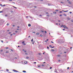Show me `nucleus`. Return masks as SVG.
Returning <instances> with one entry per match:
<instances>
[{
	"label": "nucleus",
	"instance_id": "1",
	"mask_svg": "<svg viewBox=\"0 0 73 73\" xmlns=\"http://www.w3.org/2000/svg\"><path fill=\"white\" fill-rule=\"evenodd\" d=\"M63 27L64 28L67 29H68V27H67L65 25H63Z\"/></svg>",
	"mask_w": 73,
	"mask_h": 73
},
{
	"label": "nucleus",
	"instance_id": "2",
	"mask_svg": "<svg viewBox=\"0 0 73 73\" xmlns=\"http://www.w3.org/2000/svg\"><path fill=\"white\" fill-rule=\"evenodd\" d=\"M13 71H14V72H18V71H17V70H13Z\"/></svg>",
	"mask_w": 73,
	"mask_h": 73
},
{
	"label": "nucleus",
	"instance_id": "3",
	"mask_svg": "<svg viewBox=\"0 0 73 73\" xmlns=\"http://www.w3.org/2000/svg\"><path fill=\"white\" fill-rule=\"evenodd\" d=\"M27 63H28V62H27V61H24V63L25 64H27Z\"/></svg>",
	"mask_w": 73,
	"mask_h": 73
},
{
	"label": "nucleus",
	"instance_id": "4",
	"mask_svg": "<svg viewBox=\"0 0 73 73\" xmlns=\"http://www.w3.org/2000/svg\"><path fill=\"white\" fill-rule=\"evenodd\" d=\"M67 20H70V18L69 17H67Z\"/></svg>",
	"mask_w": 73,
	"mask_h": 73
},
{
	"label": "nucleus",
	"instance_id": "5",
	"mask_svg": "<svg viewBox=\"0 0 73 73\" xmlns=\"http://www.w3.org/2000/svg\"><path fill=\"white\" fill-rule=\"evenodd\" d=\"M62 11H63V12H68V10H67L66 11H64V10H62Z\"/></svg>",
	"mask_w": 73,
	"mask_h": 73
},
{
	"label": "nucleus",
	"instance_id": "6",
	"mask_svg": "<svg viewBox=\"0 0 73 73\" xmlns=\"http://www.w3.org/2000/svg\"><path fill=\"white\" fill-rule=\"evenodd\" d=\"M23 72L24 73H26V71H25L23 70Z\"/></svg>",
	"mask_w": 73,
	"mask_h": 73
},
{
	"label": "nucleus",
	"instance_id": "7",
	"mask_svg": "<svg viewBox=\"0 0 73 73\" xmlns=\"http://www.w3.org/2000/svg\"><path fill=\"white\" fill-rule=\"evenodd\" d=\"M28 26H29V27H31V24H29Z\"/></svg>",
	"mask_w": 73,
	"mask_h": 73
},
{
	"label": "nucleus",
	"instance_id": "8",
	"mask_svg": "<svg viewBox=\"0 0 73 73\" xmlns=\"http://www.w3.org/2000/svg\"><path fill=\"white\" fill-rule=\"evenodd\" d=\"M52 52H54V50L53 49H52Z\"/></svg>",
	"mask_w": 73,
	"mask_h": 73
},
{
	"label": "nucleus",
	"instance_id": "9",
	"mask_svg": "<svg viewBox=\"0 0 73 73\" xmlns=\"http://www.w3.org/2000/svg\"><path fill=\"white\" fill-rule=\"evenodd\" d=\"M53 13L56 14V12H54Z\"/></svg>",
	"mask_w": 73,
	"mask_h": 73
},
{
	"label": "nucleus",
	"instance_id": "10",
	"mask_svg": "<svg viewBox=\"0 0 73 73\" xmlns=\"http://www.w3.org/2000/svg\"><path fill=\"white\" fill-rule=\"evenodd\" d=\"M9 25V23H7V26H8V25Z\"/></svg>",
	"mask_w": 73,
	"mask_h": 73
},
{
	"label": "nucleus",
	"instance_id": "11",
	"mask_svg": "<svg viewBox=\"0 0 73 73\" xmlns=\"http://www.w3.org/2000/svg\"><path fill=\"white\" fill-rule=\"evenodd\" d=\"M6 71H7V72H8V71H9V70L8 69H6Z\"/></svg>",
	"mask_w": 73,
	"mask_h": 73
},
{
	"label": "nucleus",
	"instance_id": "12",
	"mask_svg": "<svg viewBox=\"0 0 73 73\" xmlns=\"http://www.w3.org/2000/svg\"><path fill=\"white\" fill-rule=\"evenodd\" d=\"M64 26H63V25H62L60 26V27H63Z\"/></svg>",
	"mask_w": 73,
	"mask_h": 73
},
{
	"label": "nucleus",
	"instance_id": "13",
	"mask_svg": "<svg viewBox=\"0 0 73 73\" xmlns=\"http://www.w3.org/2000/svg\"><path fill=\"white\" fill-rule=\"evenodd\" d=\"M36 35H39V33H36Z\"/></svg>",
	"mask_w": 73,
	"mask_h": 73
},
{
	"label": "nucleus",
	"instance_id": "14",
	"mask_svg": "<svg viewBox=\"0 0 73 73\" xmlns=\"http://www.w3.org/2000/svg\"><path fill=\"white\" fill-rule=\"evenodd\" d=\"M33 39H32V40H31V41H32V42H33Z\"/></svg>",
	"mask_w": 73,
	"mask_h": 73
},
{
	"label": "nucleus",
	"instance_id": "15",
	"mask_svg": "<svg viewBox=\"0 0 73 73\" xmlns=\"http://www.w3.org/2000/svg\"><path fill=\"white\" fill-rule=\"evenodd\" d=\"M13 8H16V9H17V8L15 7V6H13Z\"/></svg>",
	"mask_w": 73,
	"mask_h": 73
},
{
	"label": "nucleus",
	"instance_id": "16",
	"mask_svg": "<svg viewBox=\"0 0 73 73\" xmlns=\"http://www.w3.org/2000/svg\"><path fill=\"white\" fill-rule=\"evenodd\" d=\"M68 3L69 4H71V2H69Z\"/></svg>",
	"mask_w": 73,
	"mask_h": 73
},
{
	"label": "nucleus",
	"instance_id": "17",
	"mask_svg": "<svg viewBox=\"0 0 73 73\" xmlns=\"http://www.w3.org/2000/svg\"><path fill=\"white\" fill-rule=\"evenodd\" d=\"M6 49H8V47H6Z\"/></svg>",
	"mask_w": 73,
	"mask_h": 73
},
{
	"label": "nucleus",
	"instance_id": "18",
	"mask_svg": "<svg viewBox=\"0 0 73 73\" xmlns=\"http://www.w3.org/2000/svg\"><path fill=\"white\" fill-rule=\"evenodd\" d=\"M41 32H42V33H43V32H44V31H41Z\"/></svg>",
	"mask_w": 73,
	"mask_h": 73
},
{
	"label": "nucleus",
	"instance_id": "19",
	"mask_svg": "<svg viewBox=\"0 0 73 73\" xmlns=\"http://www.w3.org/2000/svg\"><path fill=\"white\" fill-rule=\"evenodd\" d=\"M24 42H25L24 41H23V42H22V44H24Z\"/></svg>",
	"mask_w": 73,
	"mask_h": 73
},
{
	"label": "nucleus",
	"instance_id": "20",
	"mask_svg": "<svg viewBox=\"0 0 73 73\" xmlns=\"http://www.w3.org/2000/svg\"><path fill=\"white\" fill-rule=\"evenodd\" d=\"M58 57H60V55L59 54L58 55Z\"/></svg>",
	"mask_w": 73,
	"mask_h": 73
},
{
	"label": "nucleus",
	"instance_id": "21",
	"mask_svg": "<svg viewBox=\"0 0 73 73\" xmlns=\"http://www.w3.org/2000/svg\"><path fill=\"white\" fill-rule=\"evenodd\" d=\"M46 16H47L49 17V15H46Z\"/></svg>",
	"mask_w": 73,
	"mask_h": 73
},
{
	"label": "nucleus",
	"instance_id": "22",
	"mask_svg": "<svg viewBox=\"0 0 73 73\" xmlns=\"http://www.w3.org/2000/svg\"><path fill=\"white\" fill-rule=\"evenodd\" d=\"M26 58H27V59L29 58V57H26Z\"/></svg>",
	"mask_w": 73,
	"mask_h": 73
},
{
	"label": "nucleus",
	"instance_id": "23",
	"mask_svg": "<svg viewBox=\"0 0 73 73\" xmlns=\"http://www.w3.org/2000/svg\"><path fill=\"white\" fill-rule=\"evenodd\" d=\"M45 33H47V32H46V31H45Z\"/></svg>",
	"mask_w": 73,
	"mask_h": 73
},
{
	"label": "nucleus",
	"instance_id": "24",
	"mask_svg": "<svg viewBox=\"0 0 73 73\" xmlns=\"http://www.w3.org/2000/svg\"><path fill=\"white\" fill-rule=\"evenodd\" d=\"M60 3H64V2H61Z\"/></svg>",
	"mask_w": 73,
	"mask_h": 73
},
{
	"label": "nucleus",
	"instance_id": "25",
	"mask_svg": "<svg viewBox=\"0 0 73 73\" xmlns=\"http://www.w3.org/2000/svg\"><path fill=\"white\" fill-rule=\"evenodd\" d=\"M24 52H25V53H26V52H27V51H24Z\"/></svg>",
	"mask_w": 73,
	"mask_h": 73
},
{
	"label": "nucleus",
	"instance_id": "26",
	"mask_svg": "<svg viewBox=\"0 0 73 73\" xmlns=\"http://www.w3.org/2000/svg\"><path fill=\"white\" fill-rule=\"evenodd\" d=\"M51 42H52V44H54V42H52V41H51Z\"/></svg>",
	"mask_w": 73,
	"mask_h": 73
},
{
	"label": "nucleus",
	"instance_id": "27",
	"mask_svg": "<svg viewBox=\"0 0 73 73\" xmlns=\"http://www.w3.org/2000/svg\"><path fill=\"white\" fill-rule=\"evenodd\" d=\"M42 35H40V37H42Z\"/></svg>",
	"mask_w": 73,
	"mask_h": 73
},
{
	"label": "nucleus",
	"instance_id": "28",
	"mask_svg": "<svg viewBox=\"0 0 73 73\" xmlns=\"http://www.w3.org/2000/svg\"><path fill=\"white\" fill-rule=\"evenodd\" d=\"M52 67H50V69H52Z\"/></svg>",
	"mask_w": 73,
	"mask_h": 73
},
{
	"label": "nucleus",
	"instance_id": "29",
	"mask_svg": "<svg viewBox=\"0 0 73 73\" xmlns=\"http://www.w3.org/2000/svg\"><path fill=\"white\" fill-rule=\"evenodd\" d=\"M71 21H72V22H73V20H71Z\"/></svg>",
	"mask_w": 73,
	"mask_h": 73
},
{
	"label": "nucleus",
	"instance_id": "30",
	"mask_svg": "<svg viewBox=\"0 0 73 73\" xmlns=\"http://www.w3.org/2000/svg\"><path fill=\"white\" fill-rule=\"evenodd\" d=\"M69 13H72V12L70 11V12H69Z\"/></svg>",
	"mask_w": 73,
	"mask_h": 73
},
{
	"label": "nucleus",
	"instance_id": "31",
	"mask_svg": "<svg viewBox=\"0 0 73 73\" xmlns=\"http://www.w3.org/2000/svg\"><path fill=\"white\" fill-rule=\"evenodd\" d=\"M46 14H48V12H46Z\"/></svg>",
	"mask_w": 73,
	"mask_h": 73
},
{
	"label": "nucleus",
	"instance_id": "32",
	"mask_svg": "<svg viewBox=\"0 0 73 73\" xmlns=\"http://www.w3.org/2000/svg\"><path fill=\"white\" fill-rule=\"evenodd\" d=\"M47 49H49V47L48 46L47 47Z\"/></svg>",
	"mask_w": 73,
	"mask_h": 73
},
{
	"label": "nucleus",
	"instance_id": "33",
	"mask_svg": "<svg viewBox=\"0 0 73 73\" xmlns=\"http://www.w3.org/2000/svg\"><path fill=\"white\" fill-rule=\"evenodd\" d=\"M9 1H12V0H9Z\"/></svg>",
	"mask_w": 73,
	"mask_h": 73
},
{
	"label": "nucleus",
	"instance_id": "34",
	"mask_svg": "<svg viewBox=\"0 0 73 73\" xmlns=\"http://www.w3.org/2000/svg\"><path fill=\"white\" fill-rule=\"evenodd\" d=\"M5 6V5H3V7H4V6Z\"/></svg>",
	"mask_w": 73,
	"mask_h": 73
},
{
	"label": "nucleus",
	"instance_id": "35",
	"mask_svg": "<svg viewBox=\"0 0 73 73\" xmlns=\"http://www.w3.org/2000/svg\"><path fill=\"white\" fill-rule=\"evenodd\" d=\"M60 13H62V11H60Z\"/></svg>",
	"mask_w": 73,
	"mask_h": 73
},
{
	"label": "nucleus",
	"instance_id": "36",
	"mask_svg": "<svg viewBox=\"0 0 73 73\" xmlns=\"http://www.w3.org/2000/svg\"><path fill=\"white\" fill-rule=\"evenodd\" d=\"M38 54H39V55H41V54H40V53H38Z\"/></svg>",
	"mask_w": 73,
	"mask_h": 73
},
{
	"label": "nucleus",
	"instance_id": "37",
	"mask_svg": "<svg viewBox=\"0 0 73 73\" xmlns=\"http://www.w3.org/2000/svg\"><path fill=\"white\" fill-rule=\"evenodd\" d=\"M46 40L47 41H49V39H47Z\"/></svg>",
	"mask_w": 73,
	"mask_h": 73
},
{
	"label": "nucleus",
	"instance_id": "38",
	"mask_svg": "<svg viewBox=\"0 0 73 73\" xmlns=\"http://www.w3.org/2000/svg\"><path fill=\"white\" fill-rule=\"evenodd\" d=\"M69 69V67H68L67 68V69Z\"/></svg>",
	"mask_w": 73,
	"mask_h": 73
},
{
	"label": "nucleus",
	"instance_id": "39",
	"mask_svg": "<svg viewBox=\"0 0 73 73\" xmlns=\"http://www.w3.org/2000/svg\"><path fill=\"white\" fill-rule=\"evenodd\" d=\"M44 65L43 64L42 65V66H44Z\"/></svg>",
	"mask_w": 73,
	"mask_h": 73
},
{
	"label": "nucleus",
	"instance_id": "40",
	"mask_svg": "<svg viewBox=\"0 0 73 73\" xmlns=\"http://www.w3.org/2000/svg\"><path fill=\"white\" fill-rule=\"evenodd\" d=\"M24 45H26V44H25V43H24Z\"/></svg>",
	"mask_w": 73,
	"mask_h": 73
},
{
	"label": "nucleus",
	"instance_id": "41",
	"mask_svg": "<svg viewBox=\"0 0 73 73\" xmlns=\"http://www.w3.org/2000/svg\"><path fill=\"white\" fill-rule=\"evenodd\" d=\"M49 46H50V47H52V45H50Z\"/></svg>",
	"mask_w": 73,
	"mask_h": 73
},
{
	"label": "nucleus",
	"instance_id": "42",
	"mask_svg": "<svg viewBox=\"0 0 73 73\" xmlns=\"http://www.w3.org/2000/svg\"><path fill=\"white\" fill-rule=\"evenodd\" d=\"M8 51H6V53H8Z\"/></svg>",
	"mask_w": 73,
	"mask_h": 73
},
{
	"label": "nucleus",
	"instance_id": "43",
	"mask_svg": "<svg viewBox=\"0 0 73 73\" xmlns=\"http://www.w3.org/2000/svg\"><path fill=\"white\" fill-rule=\"evenodd\" d=\"M58 11V10H56V11Z\"/></svg>",
	"mask_w": 73,
	"mask_h": 73
},
{
	"label": "nucleus",
	"instance_id": "44",
	"mask_svg": "<svg viewBox=\"0 0 73 73\" xmlns=\"http://www.w3.org/2000/svg\"><path fill=\"white\" fill-rule=\"evenodd\" d=\"M15 32H16V33H17V31H15Z\"/></svg>",
	"mask_w": 73,
	"mask_h": 73
},
{
	"label": "nucleus",
	"instance_id": "45",
	"mask_svg": "<svg viewBox=\"0 0 73 73\" xmlns=\"http://www.w3.org/2000/svg\"><path fill=\"white\" fill-rule=\"evenodd\" d=\"M11 32H9V34H11Z\"/></svg>",
	"mask_w": 73,
	"mask_h": 73
},
{
	"label": "nucleus",
	"instance_id": "46",
	"mask_svg": "<svg viewBox=\"0 0 73 73\" xmlns=\"http://www.w3.org/2000/svg\"><path fill=\"white\" fill-rule=\"evenodd\" d=\"M62 16V15H60V16Z\"/></svg>",
	"mask_w": 73,
	"mask_h": 73
},
{
	"label": "nucleus",
	"instance_id": "47",
	"mask_svg": "<svg viewBox=\"0 0 73 73\" xmlns=\"http://www.w3.org/2000/svg\"><path fill=\"white\" fill-rule=\"evenodd\" d=\"M1 52H3V50H1Z\"/></svg>",
	"mask_w": 73,
	"mask_h": 73
},
{
	"label": "nucleus",
	"instance_id": "48",
	"mask_svg": "<svg viewBox=\"0 0 73 73\" xmlns=\"http://www.w3.org/2000/svg\"><path fill=\"white\" fill-rule=\"evenodd\" d=\"M25 54L27 55V54H28V53H25Z\"/></svg>",
	"mask_w": 73,
	"mask_h": 73
},
{
	"label": "nucleus",
	"instance_id": "49",
	"mask_svg": "<svg viewBox=\"0 0 73 73\" xmlns=\"http://www.w3.org/2000/svg\"><path fill=\"white\" fill-rule=\"evenodd\" d=\"M35 8H37V7L36 6H34V7Z\"/></svg>",
	"mask_w": 73,
	"mask_h": 73
},
{
	"label": "nucleus",
	"instance_id": "50",
	"mask_svg": "<svg viewBox=\"0 0 73 73\" xmlns=\"http://www.w3.org/2000/svg\"><path fill=\"white\" fill-rule=\"evenodd\" d=\"M54 47H51V48H54Z\"/></svg>",
	"mask_w": 73,
	"mask_h": 73
},
{
	"label": "nucleus",
	"instance_id": "51",
	"mask_svg": "<svg viewBox=\"0 0 73 73\" xmlns=\"http://www.w3.org/2000/svg\"><path fill=\"white\" fill-rule=\"evenodd\" d=\"M34 64H36V62H34Z\"/></svg>",
	"mask_w": 73,
	"mask_h": 73
},
{
	"label": "nucleus",
	"instance_id": "52",
	"mask_svg": "<svg viewBox=\"0 0 73 73\" xmlns=\"http://www.w3.org/2000/svg\"><path fill=\"white\" fill-rule=\"evenodd\" d=\"M64 53H66V52H64Z\"/></svg>",
	"mask_w": 73,
	"mask_h": 73
},
{
	"label": "nucleus",
	"instance_id": "53",
	"mask_svg": "<svg viewBox=\"0 0 73 73\" xmlns=\"http://www.w3.org/2000/svg\"><path fill=\"white\" fill-rule=\"evenodd\" d=\"M5 16H8V15H5Z\"/></svg>",
	"mask_w": 73,
	"mask_h": 73
},
{
	"label": "nucleus",
	"instance_id": "54",
	"mask_svg": "<svg viewBox=\"0 0 73 73\" xmlns=\"http://www.w3.org/2000/svg\"><path fill=\"white\" fill-rule=\"evenodd\" d=\"M1 42H3V41L1 40Z\"/></svg>",
	"mask_w": 73,
	"mask_h": 73
},
{
	"label": "nucleus",
	"instance_id": "55",
	"mask_svg": "<svg viewBox=\"0 0 73 73\" xmlns=\"http://www.w3.org/2000/svg\"><path fill=\"white\" fill-rule=\"evenodd\" d=\"M3 12V11H0V13H1V12Z\"/></svg>",
	"mask_w": 73,
	"mask_h": 73
},
{
	"label": "nucleus",
	"instance_id": "56",
	"mask_svg": "<svg viewBox=\"0 0 73 73\" xmlns=\"http://www.w3.org/2000/svg\"><path fill=\"white\" fill-rule=\"evenodd\" d=\"M58 61L59 62H60V60H58Z\"/></svg>",
	"mask_w": 73,
	"mask_h": 73
},
{
	"label": "nucleus",
	"instance_id": "57",
	"mask_svg": "<svg viewBox=\"0 0 73 73\" xmlns=\"http://www.w3.org/2000/svg\"><path fill=\"white\" fill-rule=\"evenodd\" d=\"M46 42H47V41L46 40L45 41Z\"/></svg>",
	"mask_w": 73,
	"mask_h": 73
},
{
	"label": "nucleus",
	"instance_id": "58",
	"mask_svg": "<svg viewBox=\"0 0 73 73\" xmlns=\"http://www.w3.org/2000/svg\"><path fill=\"white\" fill-rule=\"evenodd\" d=\"M38 67H40V65H39L38 66Z\"/></svg>",
	"mask_w": 73,
	"mask_h": 73
},
{
	"label": "nucleus",
	"instance_id": "59",
	"mask_svg": "<svg viewBox=\"0 0 73 73\" xmlns=\"http://www.w3.org/2000/svg\"><path fill=\"white\" fill-rule=\"evenodd\" d=\"M63 31H65V29H63Z\"/></svg>",
	"mask_w": 73,
	"mask_h": 73
},
{
	"label": "nucleus",
	"instance_id": "60",
	"mask_svg": "<svg viewBox=\"0 0 73 73\" xmlns=\"http://www.w3.org/2000/svg\"><path fill=\"white\" fill-rule=\"evenodd\" d=\"M56 25H58V23H56Z\"/></svg>",
	"mask_w": 73,
	"mask_h": 73
},
{
	"label": "nucleus",
	"instance_id": "61",
	"mask_svg": "<svg viewBox=\"0 0 73 73\" xmlns=\"http://www.w3.org/2000/svg\"><path fill=\"white\" fill-rule=\"evenodd\" d=\"M17 30H19V29H17Z\"/></svg>",
	"mask_w": 73,
	"mask_h": 73
},
{
	"label": "nucleus",
	"instance_id": "62",
	"mask_svg": "<svg viewBox=\"0 0 73 73\" xmlns=\"http://www.w3.org/2000/svg\"><path fill=\"white\" fill-rule=\"evenodd\" d=\"M40 16H42V15H40Z\"/></svg>",
	"mask_w": 73,
	"mask_h": 73
},
{
	"label": "nucleus",
	"instance_id": "63",
	"mask_svg": "<svg viewBox=\"0 0 73 73\" xmlns=\"http://www.w3.org/2000/svg\"><path fill=\"white\" fill-rule=\"evenodd\" d=\"M48 4V5L49 6V5H50V4Z\"/></svg>",
	"mask_w": 73,
	"mask_h": 73
},
{
	"label": "nucleus",
	"instance_id": "64",
	"mask_svg": "<svg viewBox=\"0 0 73 73\" xmlns=\"http://www.w3.org/2000/svg\"><path fill=\"white\" fill-rule=\"evenodd\" d=\"M13 27H15V25H13Z\"/></svg>",
	"mask_w": 73,
	"mask_h": 73
}]
</instances>
